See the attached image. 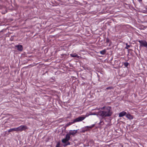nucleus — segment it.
<instances>
[{
    "instance_id": "nucleus-12",
    "label": "nucleus",
    "mask_w": 147,
    "mask_h": 147,
    "mask_svg": "<svg viewBox=\"0 0 147 147\" xmlns=\"http://www.w3.org/2000/svg\"><path fill=\"white\" fill-rule=\"evenodd\" d=\"M94 125L93 124V125H91L90 126H87L85 127V128H92L93 127H94Z\"/></svg>"
},
{
    "instance_id": "nucleus-14",
    "label": "nucleus",
    "mask_w": 147,
    "mask_h": 147,
    "mask_svg": "<svg viewBox=\"0 0 147 147\" xmlns=\"http://www.w3.org/2000/svg\"><path fill=\"white\" fill-rule=\"evenodd\" d=\"M114 88L112 86H110L106 88L107 90H111L113 89Z\"/></svg>"
},
{
    "instance_id": "nucleus-13",
    "label": "nucleus",
    "mask_w": 147,
    "mask_h": 147,
    "mask_svg": "<svg viewBox=\"0 0 147 147\" xmlns=\"http://www.w3.org/2000/svg\"><path fill=\"white\" fill-rule=\"evenodd\" d=\"M71 56L72 57H77V55L76 54H71Z\"/></svg>"
},
{
    "instance_id": "nucleus-10",
    "label": "nucleus",
    "mask_w": 147,
    "mask_h": 147,
    "mask_svg": "<svg viewBox=\"0 0 147 147\" xmlns=\"http://www.w3.org/2000/svg\"><path fill=\"white\" fill-rule=\"evenodd\" d=\"M126 117L129 119H132L133 118L132 116L131 115L129 114H127L126 115Z\"/></svg>"
},
{
    "instance_id": "nucleus-1",
    "label": "nucleus",
    "mask_w": 147,
    "mask_h": 147,
    "mask_svg": "<svg viewBox=\"0 0 147 147\" xmlns=\"http://www.w3.org/2000/svg\"><path fill=\"white\" fill-rule=\"evenodd\" d=\"M112 114L111 108L109 106L105 108L103 110L100 111L98 112V115L101 116L103 118L111 116Z\"/></svg>"
},
{
    "instance_id": "nucleus-3",
    "label": "nucleus",
    "mask_w": 147,
    "mask_h": 147,
    "mask_svg": "<svg viewBox=\"0 0 147 147\" xmlns=\"http://www.w3.org/2000/svg\"><path fill=\"white\" fill-rule=\"evenodd\" d=\"M27 129L26 125H21L17 128H14L10 129L8 130V132H10L13 131H22Z\"/></svg>"
},
{
    "instance_id": "nucleus-15",
    "label": "nucleus",
    "mask_w": 147,
    "mask_h": 147,
    "mask_svg": "<svg viewBox=\"0 0 147 147\" xmlns=\"http://www.w3.org/2000/svg\"><path fill=\"white\" fill-rule=\"evenodd\" d=\"M60 142H58L56 146V147H60Z\"/></svg>"
},
{
    "instance_id": "nucleus-21",
    "label": "nucleus",
    "mask_w": 147,
    "mask_h": 147,
    "mask_svg": "<svg viewBox=\"0 0 147 147\" xmlns=\"http://www.w3.org/2000/svg\"><path fill=\"white\" fill-rule=\"evenodd\" d=\"M105 107H103L102 108H101V109H105Z\"/></svg>"
},
{
    "instance_id": "nucleus-5",
    "label": "nucleus",
    "mask_w": 147,
    "mask_h": 147,
    "mask_svg": "<svg viewBox=\"0 0 147 147\" xmlns=\"http://www.w3.org/2000/svg\"><path fill=\"white\" fill-rule=\"evenodd\" d=\"M139 42L140 44V46H143L146 47H147V43L146 41L145 40H139Z\"/></svg>"
},
{
    "instance_id": "nucleus-22",
    "label": "nucleus",
    "mask_w": 147,
    "mask_h": 147,
    "mask_svg": "<svg viewBox=\"0 0 147 147\" xmlns=\"http://www.w3.org/2000/svg\"><path fill=\"white\" fill-rule=\"evenodd\" d=\"M139 1H141L142 0H138Z\"/></svg>"
},
{
    "instance_id": "nucleus-19",
    "label": "nucleus",
    "mask_w": 147,
    "mask_h": 147,
    "mask_svg": "<svg viewBox=\"0 0 147 147\" xmlns=\"http://www.w3.org/2000/svg\"><path fill=\"white\" fill-rule=\"evenodd\" d=\"M109 39L108 38L106 39V42H108L109 41Z\"/></svg>"
},
{
    "instance_id": "nucleus-6",
    "label": "nucleus",
    "mask_w": 147,
    "mask_h": 147,
    "mask_svg": "<svg viewBox=\"0 0 147 147\" xmlns=\"http://www.w3.org/2000/svg\"><path fill=\"white\" fill-rule=\"evenodd\" d=\"M77 132V130H70L69 131V134L70 135L74 136Z\"/></svg>"
},
{
    "instance_id": "nucleus-2",
    "label": "nucleus",
    "mask_w": 147,
    "mask_h": 147,
    "mask_svg": "<svg viewBox=\"0 0 147 147\" xmlns=\"http://www.w3.org/2000/svg\"><path fill=\"white\" fill-rule=\"evenodd\" d=\"M88 115H83L82 117H79L77 118L74 119L71 122H69L66 125V126H68L73 124L74 123L81 121L84 120L85 118Z\"/></svg>"
},
{
    "instance_id": "nucleus-8",
    "label": "nucleus",
    "mask_w": 147,
    "mask_h": 147,
    "mask_svg": "<svg viewBox=\"0 0 147 147\" xmlns=\"http://www.w3.org/2000/svg\"><path fill=\"white\" fill-rule=\"evenodd\" d=\"M127 113L124 111H122L119 114V117H122L123 116L126 115Z\"/></svg>"
},
{
    "instance_id": "nucleus-9",
    "label": "nucleus",
    "mask_w": 147,
    "mask_h": 147,
    "mask_svg": "<svg viewBox=\"0 0 147 147\" xmlns=\"http://www.w3.org/2000/svg\"><path fill=\"white\" fill-rule=\"evenodd\" d=\"M65 138L66 139V140H67L68 141L69 140L70 138V135L69 134H67L66 135Z\"/></svg>"
},
{
    "instance_id": "nucleus-7",
    "label": "nucleus",
    "mask_w": 147,
    "mask_h": 147,
    "mask_svg": "<svg viewBox=\"0 0 147 147\" xmlns=\"http://www.w3.org/2000/svg\"><path fill=\"white\" fill-rule=\"evenodd\" d=\"M15 47L17 48L18 50L19 51H22L23 49V47L21 45H16Z\"/></svg>"
},
{
    "instance_id": "nucleus-16",
    "label": "nucleus",
    "mask_w": 147,
    "mask_h": 147,
    "mask_svg": "<svg viewBox=\"0 0 147 147\" xmlns=\"http://www.w3.org/2000/svg\"><path fill=\"white\" fill-rule=\"evenodd\" d=\"M126 47H125V48L126 49H128L130 47V46L129 45H128L127 43L126 44Z\"/></svg>"
},
{
    "instance_id": "nucleus-20",
    "label": "nucleus",
    "mask_w": 147,
    "mask_h": 147,
    "mask_svg": "<svg viewBox=\"0 0 147 147\" xmlns=\"http://www.w3.org/2000/svg\"><path fill=\"white\" fill-rule=\"evenodd\" d=\"M125 66H127L128 65V63H125Z\"/></svg>"
},
{
    "instance_id": "nucleus-18",
    "label": "nucleus",
    "mask_w": 147,
    "mask_h": 147,
    "mask_svg": "<svg viewBox=\"0 0 147 147\" xmlns=\"http://www.w3.org/2000/svg\"><path fill=\"white\" fill-rule=\"evenodd\" d=\"M91 115H98V113H97L96 114L95 113H92V114H91Z\"/></svg>"
},
{
    "instance_id": "nucleus-17",
    "label": "nucleus",
    "mask_w": 147,
    "mask_h": 147,
    "mask_svg": "<svg viewBox=\"0 0 147 147\" xmlns=\"http://www.w3.org/2000/svg\"><path fill=\"white\" fill-rule=\"evenodd\" d=\"M104 124V122L103 121H100V122L99 123V124L100 125H102Z\"/></svg>"
},
{
    "instance_id": "nucleus-11",
    "label": "nucleus",
    "mask_w": 147,
    "mask_h": 147,
    "mask_svg": "<svg viewBox=\"0 0 147 147\" xmlns=\"http://www.w3.org/2000/svg\"><path fill=\"white\" fill-rule=\"evenodd\" d=\"M106 51V50L105 49H104V50H102V51H100V53L101 54L103 55L105 53Z\"/></svg>"
},
{
    "instance_id": "nucleus-4",
    "label": "nucleus",
    "mask_w": 147,
    "mask_h": 147,
    "mask_svg": "<svg viewBox=\"0 0 147 147\" xmlns=\"http://www.w3.org/2000/svg\"><path fill=\"white\" fill-rule=\"evenodd\" d=\"M62 142L64 144L63 145L64 146H66L70 144V142H69V141L66 140L65 138L62 140Z\"/></svg>"
}]
</instances>
